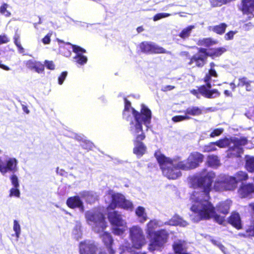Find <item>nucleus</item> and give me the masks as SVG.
Instances as JSON below:
<instances>
[{"label":"nucleus","instance_id":"obj_57","mask_svg":"<svg viewBox=\"0 0 254 254\" xmlns=\"http://www.w3.org/2000/svg\"><path fill=\"white\" fill-rule=\"evenodd\" d=\"M191 93L194 95L197 96L198 91H197L196 90H193L191 91Z\"/></svg>","mask_w":254,"mask_h":254},{"label":"nucleus","instance_id":"obj_61","mask_svg":"<svg viewBox=\"0 0 254 254\" xmlns=\"http://www.w3.org/2000/svg\"><path fill=\"white\" fill-rule=\"evenodd\" d=\"M145 254L144 253H140V254Z\"/></svg>","mask_w":254,"mask_h":254},{"label":"nucleus","instance_id":"obj_16","mask_svg":"<svg viewBox=\"0 0 254 254\" xmlns=\"http://www.w3.org/2000/svg\"><path fill=\"white\" fill-rule=\"evenodd\" d=\"M27 68L34 70L38 73H43L44 72V65L41 62L33 60H30L25 62Z\"/></svg>","mask_w":254,"mask_h":254},{"label":"nucleus","instance_id":"obj_40","mask_svg":"<svg viewBox=\"0 0 254 254\" xmlns=\"http://www.w3.org/2000/svg\"><path fill=\"white\" fill-rule=\"evenodd\" d=\"M212 242L214 245L217 246L224 254H228L226 252V248L223 245L213 240H212Z\"/></svg>","mask_w":254,"mask_h":254},{"label":"nucleus","instance_id":"obj_50","mask_svg":"<svg viewBox=\"0 0 254 254\" xmlns=\"http://www.w3.org/2000/svg\"><path fill=\"white\" fill-rule=\"evenodd\" d=\"M15 45L17 47L19 53L22 54L24 52V49L22 47L20 43L15 44Z\"/></svg>","mask_w":254,"mask_h":254},{"label":"nucleus","instance_id":"obj_44","mask_svg":"<svg viewBox=\"0 0 254 254\" xmlns=\"http://www.w3.org/2000/svg\"><path fill=\"white\" fill-rule=\"evenodd\" d=\"M249 80L246 77H242L239 79L238 86H243L246 84H249Z\"/></svg>","mask_w":254,"mask_h":254},{"label":"nucleus","instance_id":"obj_26","mask_svg":"<svg viewBox=\"0 0 254 254\" xmlns=\"http://www.w3.org/2000/svg\"><path fill=\"white\" fill-rule=\"evenodd\" d=\"M245 161L247 170L251 172H254V157L247 155L245 157Z\"/></svg>","mask_w":254,"mask_h":254},{"label":"nucleus","instance_id":"obj_27","mask_svg":"<svg viewBox=\"0 0 254 254\" xmlns=\"http://www.w3.org/2000/svg\"><path fill=\"white\" fill-rule=\"evenodd\" d=\"M194 28L195 26L194 25H190L183 29L181 32L180 33L179 36L184 39L188 38L190 36L192 29H193Z\"/></svg>","mask_w":254,"mask_h":254},{"label":"nucleus","instance_id":"obj_33","mask_svg":"<svg viewBox=\"0 0 254 254\" xmlns=\"http://www.w3.org/2000/svg\"><path fill=\"white\" fill-rule=\"evenodd\" d=\"M80 195L86 198V200L89 202H91L95 199L94 195L88 191H83L80 193Z\"/></svg>","mask_w":254,"mask_h":254},{"label":"nucleus","instance_id":"obj_37","mask_svg":"<svg viewBox=\"0 0 254 254\" xmlns=\"http://www.w3.org/2000/svg\"><path fill=\"white\" fill-rule=\"evenodd\" d=\"M15 172H14L15 173ZM13 174L10 177V180L13 187H19L18 179L17 177L12 173Z\"/></svg>","mask_w":254,"mask_h":254},{"label":"nucleus","instance_id":"obj_51","mask_svg":"<svg viewBox=\"0 0 254 254\" xmlns=\"http://www.w3.org/2000/svg\"><path fill=\"white\" fill-rule=\"evenodd\" d=\"M174 88V86L171 85L165 86L163 87V90L164 91H169L173 89Z\"/></svg>","mask_w":254,"mask_h":254},{"label":"nucleus","instance_id":"obj_54","mask_svg":"<svg viewBox=\"0 0 254 254\" xmlns=\"http://www.w3.org/2000/svg\"><path fill=\"white\" fill-rule=\"evenodd\" d=\"M251 81H249V84H246L245 86H246V90L247 91H251Z\"/></svg>","mask_w":254,"mask_h":254},{"label":"nucleus","instance_id":"obj_22","mask_svg":"<svg viewBox=\"0 0 254 254\" xmlns=\"http://www.w3.org/2000/svg\"><path fill=\"white\" fill-rule=\"evenodd\" d=\"M229 222L238 229H240L242 228L240 216L238 213H233L230 217Z\"/></svg>","mask_w":254,"mask_h":254},{"label":"nucleus","instance_id":"obj_47","mask_svg":"<svg viewBox=\"0 0 254 254\" xmlns=\"http://www.w3.org/2000/svg\"><path fill=\"white\" fill-rule=\"evenodd\" d=\"M235 34V33L233 31H230L228 33H227L225 36V38L227 40H231L233 39L234 35Z\"/></svg>","mask_w":254,"mask_h":254},{"label":"nucleus","instance_id":"obj_38","mask_svg":"<svg viewBox=\"0 0 254 254\" xmlns=\"http://www.w3.org/2000/svg\"><path fill=\"white\" fill-rule=\"evenodd\" d=\"M171 15V14L167 13H158V14H156L153 17V20L154 21H156L159 20H160V19H161L162 18L169 17Z\"/></svg>","mask_w":254,"mask_h":254},{"label":"nucleus","instance_id":"obj_5","mask_svg":"<svg viewBox=\"0 0 254 254\" xmlns=\"http://www.w3.org/2000/svg\"><path fill=\"white\" fill-rule=\"evenodd\" d=\"M85 217L88 224L92 226L93 231L99 234L100 238L106 246L110 254H114L112 249L113 239L111 234L105 231L107 223L100 208L88 211L85 213Z\"/></svg>","mask_w":254,"mask_h":254},{"label":"nucleus","instance_id":"obj_49","mask_svg":"<svg viewBox=\"0 0 254 254\" xmlns=\"http://www.w3.org/2000/svg\"><path fill=\"white\" fill-rule=\"evenodd\" d=\"M82 146L85 149H91L92 148L93 145L92 143L88 141V142H86L83 144Z\"/></svg>","mask_w":254,"mask_h":254},{"label":"nucleus","instance_id":"obj_12","mask_svg":"<svg viewBox=\"0 0 254 254\" xmlns=\"http://www.w3.org/2000/svg\"><path fill=\"white\" fill-rule=\"evenodd\" d=\"M80 254H106L98 250L93 243L89 241L82 242L79 246Z\"/></svg>","mask_w":254,"mask_h":254},{"label":"nucleus","instance_id":"obj_34","mask_svg":"<svg viewBox=\"0 0 254 254\" xmlns=\"http://www.w3.org/2000/svg\"><path fill=\"white\" fill-rule=\"evenodd\" d=\"M216 144L215 142H211L204 146V152H210L216 150Z\"/></svg>","mask_w":254,"mask_h":254},{"label":"nucleus","instance_id":"obj_53","mask_svg":"<svg viewBox=\"0 0 254 254\" xmlns=\"http://www.w3.org/2000/svg\"><path fill=\"white\" fill-rule=\"evenodd\" d=\"M0 67L4 69V70H9V68L7 66H5L2 64H1V61H0Z\"/></svg>","mask_w":254,"mask_h":254},{"label":"nucleus","instance_id":"obj_39","mask_svg":"<svg viewBox=\"0 0 254 254\" xmlns=\"http://www.w3.org/2000/svg\"><path fill=\"white\" fill-rule=\"evenodd\" d=\"M44 66L50 70H54L55 68V65L52 61L45 60L44 62Z\"/></svg>","mask_w":254,"mask_h":254},{"label":"nucleus","instance_id":"obj_30","mask_svg":"<svg viewBox=\"0 0 254 254\" xmlns=\"http://www.w3.org/2000/svg\"><path fill=\"white\" fill-rule=\"evenodd\" d=\"M8 7V4L6 3H2L0 7V13L6 17H9L11 15L10 11L7 9Z\"/></svg>","mask_w":254,"mask_h":254},{"label":"nucleus","instance_id":"obj_42","mask_svg":"<svg viewBox=\"0 0 254 254\" xmlns=\"http://www.w3.org/2000/svg\"><path fill=\"white\" fill-rule=\"evenodd\" d=\"M67 75V72L66 71L63 72L60 76L58 78V83L60 85H62L65 79L66 78Z\"/></svg>","mask_w":254,"mask_h":254},{"label":"nucleus","instance_id":"obj_52","mask_svg":"<svg viewBox=\"0 0 254 254\" xmlns=\"http://www.w3.org/2000/svg\"><path fill=\"white\" fill-rule=\"evenodd\" d=\"M201 109L203 110V113H206L209 112H213L214 111L212 108H203Z\"/></svg>","mask_w":254,"mask_h":254},{"label":"nucleus","instance_id":"obj_21","mask_svg":"<svg viewBox=\"0 0 254 254\" xmlns=\"http://www.w3.org/2000/svg\"><path fill=\"white\" fill-rule=\"evenodd\" d=\"M165 224L172 226L179 225L182 227H186L188 223L185 220H184L178 215L174 216L169 221L165 222Z\"/></svg>","mask_w":254,"mask_h":254},{"label":"nucleus","instance_id":"obj_59","mask_svg":"<svg viewBox=\"0 0 254 254\" xmlns=\"http://www.w3.org/2000/svg\"><path fill=\"white\" fill-rule=\"evenodd\" d=\"M143 29L142 27H139L137 28V31L138 33L143 31Z\"/></svg>","mask_w":254,"mask_h":254},{"label":"nucleus","instance_id":"obj_7","mask_svg":"<svg viewBox=\"0 0 254 254\" xmlns=\"http://www.w3.org/2000/svg\"><path fill=\"white\" fill-rule=\"evenodd\" d=\"M248 176L246 172L240 171L235 177L221 174L216 178L214 189L217 191L233 190L237 187L238 182L247 180Z\"/></svg>","mask_w":254,"mask_h":254},{"label":"nucleus","instance_id":"obj_23","mask_svg":"<svg viewBox=\"0 0 254 254\" xmlns=\"http://www.w3.org/2000/svg\"><path fill=\"white\" fill-rule=\"evenodd\" d=\"M231 201L226 200L225 201L220 202L216 207L217 210L224 214L228 213Z\"/></svg>","mask_w":254,"mask_h":254},{"label":"nucleus","instance_id":"obj_11","mask_svg":"<svg viewBox=\"0 0 254 254\" xmlns=\"http://www.w3.org/2000/svg\"><path fill=\"white\" fill-rule=\"evenodd\" d=\"M226 51V49L223 47L210 49L207 52H206L205 49H202L198 54L193 57L189 64H191L195 63L196 66H202L204 64V61L207 56L212 57V58L217 57L221 56Z\"/></svg>","mask_w":254,"mask_h":254},{"label":"nucleus","instance_id":"obj_1","mask_svg":"<svg viewBox=\"0 0 254 254\" xmlns=\"http://www.w3.org/2000/svg\"><path fill=\"white\" fill-rule=\"evenodd\" d=\"M215 177L213 172L204 170L189 178L190 187L195 189L190 197V210L193 213L190 215V218L193 222L211 218H213L219 224L224 221V217L216 214L214 207L209 201V192Z\"/></svg>","mask_w":254,"mask_h":254},{"label":"nucleus","instance_id":"obj_13","mask_svg":"<svg viewBox=\"0 0 254 254\" xmlns=\"http://www.w3.org/2000/svg\"><path fill=\"white\" fill-rule=\"evenodd\" d=\"M142 134L143 136L142 138L138 137L137 134H132L135 137L133 151L134 154L136 155L138 157L142 156L144 154H145L146 151V146L141 141L143 140L145 137L142 129Z\"/></svg>","mask_w":254,"mask_h":254},{"label":"nucleus","instance_id":"obj_55","mask_svg":"<svg viewBox=\"0 0 254 254\" xmlns=\"http://www.w3.org/2000/svg\"><path fill=\"white\" fill-rule=\"evenodd\" d=\"M224 94L227 96H232V94L231 93V92L227 90H225Z\"/></svg>","mask_w":254,"mask_h":254},{"label":"nucleus","instance_id":"obj_15","mask_svg":"<svg viewBox=\"0 0 254 254\" xmlns=\"http://www.w3.org/2000/svg\"><path fill=\"white\" fill-rule=\"evenodd\" d=\"M72 46L73 52L76 54L74 57L75 62L80 65L85 64L87 62V58L83 54L86 53V50L76 45H72Z\"/></svg>","mask_w":254,"mask_h":254},{"label":"nucleus","instance_id":"obj_8","mask_svg":"<svg viewBox=\"0 0 254 254\" xmlns=\"http://www.w3.org/2000/svg\"><path fill=\"white\" fill-rule=\"evenodd\" d=\"M129 238L130 243L126 241L123 243L120 247V253L131 252L132 248L139 249L146 243L143 231L139 226H133L129 229Z\"/></svg>","mask_w":254,"mask_h":254},{"label":"nucleus","instance_id":"obj_58","mask_svg":"<svg viewBox=\"0 0 254 254\" xmlns=\"http://www.w3.org/2000/svg\"><path fill=\"white\" fill-rule=\"evenodd\" d=\"M250 207L254 211V203H252L249 204Z\"/></svg>","mask_w":254,"mask_h":254},{"label":"nucleus","instance_id":"obj_35","mask_svg":"<svg viewBox=\"0 0 254 254\" xmlns=\"http://www.w3.org/2000/svg\"><path fill=\"white\" fill-rule=\"evenodd\" d=\"M18 188L19 187H13L10 190V197L14 196L19 197L20 196V193Z\"/></svg>","mask_w":254,"mask_h":254},{"label":"nucleus","instance_id":"obj_3","mask_svg":"<svg viewBox=\"0 0 254 254\" xmlns=\"http://www.w3.org/2000/svg\"><path fill=\"white\" fill-rule=\"evenodd\" d=\"M105 200L107 203L109 204L107 207L108 211L114 210L116 207L129 211L133 209V204L131 201L126 199L123 194L115 193L113 190H109L105 195ZM108 218L112 225V231L115 235L121 236L127 231V222L118 212H109Z\"/></svg>","mask_w":254,"mask_h":254},{"label":"nucleus","instance_id":"obj_17","mask_svg":"<svg viewBox=\"0 0 254 254\" xmlns=\"http://www.w3.org/2000/svg\"><path fill=\"white\" fill-rule=\"evenodd\" d=\"M239 8L244 13L254 15V0H243Z\"/></svg>","mask_w":254,"mask_h":254},{"label":"nucleus","instance_id":"obj_32","mask_svg":"<svg viewBox=\"0 0 254 254\" xmlns=\"http://www.w3.org/2000/svg\"><path fill=\"white\" fill-rule=\"evenodd\" d=\"M72 234L74 238L77 240L81 238L82 234L81 231V225L80 224L76 225L73 230Z\"/></svg>","mask_w":254,"mask_h":254},{"label":"nucleus","instance_id":"obj_4","mask_svg":"<svg viewBox=\"0 0 254 254\" xmlns=\"http://www.w3.org/2000/svg\"><path fill=\"white\" fill-rule=\"evenodd\" d=\"M125 109L123 112V118L130 121L129 131L132 134H137V137L142 138V124L147 128L150 124L151 119V111L145 105H141L140 113L136 111L131 107L130 103L125 99Z\"/></svg>","mask_w":254,"mask_h":254},{"label":"nucleus","instance_id":"obj_6","mask_svg":"<svg viewBox=\"0 0 254 254\" xmlns=\"http://www.w3.org/2000/svg\"><path fill=\"white\" fill-rule=\"evenodd\" d=\"M162 225L161 222L156 219L150 221L147 224L146 233L150 238L149 246L150 251L160 250L167 241L168 233L166 230H161L154 232L156 228Z\"/></svg>","mask_w":254,"mask_h":254},{"label":"nucleus","instance_id":"obj_41","mask_svg":"<svg viewBox=\"0 0 254 254\" xmlns=\"http://www.w3.org/2000/svg\"><path fill=\"white\" fill-rule=\"evenodd\" d=\"M223 131L224 129L222 128L215 129L211 133L210 136L211 137H214L215 136H218L220 135L223 132Z\"/></svg>","mask_w":254,"mask_h":254},{"label":"nucleus","instance_id":"obj_46","mask_svg":"<svg viewBox=\"0 0 254 254\" xmlns=\"http://www.w3.org/2000/svg\"><path fill=\"white\" fill-rule=\"evenodd\" d=\"M9 41L8 38L5 34L0 35V44L7 43Z\"/></svg>","mask_w":254,"mask_h":254},{"label":"nucleus","instance_id":"obj_43","mask_svg":"<svg viewBox=\"0 0 254 254\" xmlns=\"http://www.w3.org/2000/svg\"><path fill=\"white\" fill-rule=\"evenodd\" d=\"M240 235L243 236L244 237L251 236L254 237V227H251V228H249L247 230L246 234H240Z\"/></svg>","mask_w":254,"mask_h":254},{"label":"nucleus","instance_id":"obj_20","mask_svg":"<svg viewBox=\"0 0 254 254\" xmlns=\"http://www.w3.org/2000/svg\"><path fill=\"white\" fill-rule=\"evenodd\" d=\"M135 213L140 223H144L148 219L146 209L143 206L137 207L135 210Z\"/></svg>","mask_w":254,"mask_h":254},{"label":"nucleus","instance_id":"obj_2","mask_svg":"<svg viewBox=\"0 0 254 254\" xmlns=\"http://www.w3.org/2000/svg\"><path fill=\"white\" fill-rule=\"evenodd\" d=\"M163 174L169 179H176L182 175L180 170H189L197 167L203 160L204 156L197 152L189 155L187 160L178 161L166 157L160 151L155 153Z\"/></svg>","mask_w":254,"mask_h":254},{"label":"nucleus","instance_id":"obj_60","mask_svg":"<svg viewBox=\"0 0 254 254\" xmlns=\"http://www.w3.org/2000/svg\"><path fill=\"white\" fill-rule=\"evenodd\" d=\"M23 110L24 111V112H25L27 114H28L29 113V110L27 109V108L25 107V108H23Z\"/></svg>","mask_w":254,"mask_h":254},{"label":"nucleus","instance_id":"obj_36","mask_svg":"<svg viewBox=\"0 0 254 254\" xmlns=\"http://www.w3.org/2000/svg\"><path fill=\"white\" fill-rule=\"evenodd\" d=\"M190 119V117L186 114L185 116H176L172 118V120L174 122H181L184 120H188Z\"/></svg>","mask_w":254,"mask_h":254},{"label":"nucleus","instance_id":"obj_14","mask_svg":"<svg viewBox=\"0 0 254 254\" xmlns=\"http://www.w3.org/2000/svg\"><path fill=\"white\" fill-rule=\"evenodd\" d=\"M141 50L146 53H164L165 50L163 48L158 46L155 43L150 42H143L140 45Z\"/></svg>","mask_w":254,"mask_h":254},{"label":"nucleus","instance_id":"obj_45","mask_svg":"<svg viewBox=\"0 0 254 254\" xmlns=\"http://www.w3.org/2000/svg\"><path fill=\"white\" fill-rule=\"evenodd\" d=\"M51 33H49L46 36H45L42 40L43 43L45 45L49 44L51 41Z\"/></svg>","mask_w":254,"mask_h":254},{"label":"nucleus","instance_id":"obj_18","mask_svg":"<svg viewBox=\"0 0 254 254\" xmlns=\"http://www.w3.org/2000/svg\"><path fill=\"white\" fill-rule=\"evenodd\" d=\"M66 204L70 208H78L81 212L84 211L83 202L78 196H75L68 198L67 199Z\"/></svg>","mask_w":254,"mask_h":254},{"label":"nucleus","instance_id":"obj_31","mask_svg":"<svg viewBox=\"0 0 254 254\" xmlns=\"http://www.w3.org/2000/svg\"><path fill=\"white\" fill-rule=\"evenodd\" d=\"M13 230L15 232V235L18 240L21 234V227L18 221L14 220L13 221Z\"/></svg>","mask_w":254,"mask_h":254},{"label":"nucleus","instance_id":"obj_9","mask_svg":"<svg viewBox=\"0 0 254 254\" xmlns=\"http://www.w3.org/2000/svg\"><path fill=\"white\" fill-rule=\"evenodd\" d=\"M216 146L220 148H224L229 146L227 156L229 157H239L243 152V146L247 143V140L246 138L240 139L235 138L229 139L225 138L215 142Z\"/></svg>","mask_w":254,"mask_h":254},{"label":"nucleus","instance_id":"obj_28","mask_svg":"<svg viewBox=\"0 0 254 254\" xmlns=\"http://www.w3.org/2000/svg\"><path fill=\"white\" fill-rule=\"evenodd\" d=\"M217 41L211 38H204L198 41V44L202 46L209 47L217 44Z\"/></svg>","mask_w":254,"mask_h":254},{"label":"nucleus","instance_id":"obj_48","mask_svg":"<svg viewBox=\"0 0 254 254\" xmlns=\"http://www.w3.org/2000/svg\"><path fill=\"white\" fill-rule=\"evenodd\" d=\"M19 39H20V35L19 34H18L17 32H16L13 37L14 43L15 44H16L20 43Z\"/></svg>","mask_w":254,"mask_h":254},{"label":"nucleus","instance_id":"obj_10","mask_svg":"<svg viewBox=\"0 0 254 254\" xmlns=\"http://www.w3.org/2000/svg\"><path fill=\"white\" fill-rule=\"evenodd\" d=\"M217 66L214 63L210 64V69L208 73L204 77V81L206 83V86H202L199 89V92L204 97L208 98H214L220 95L219 92L216 89L209 90L211 87V81H215L218 77L215 67Z\"/></svg>","mask_w":254,"mask_h":254},{"label":"nucleus","instance_id":"obj_25","mask_svg":"<svg viewBox=\"0 0 254 254\" xmlns=\"http://www.w3.org/2000/svg\"><path fill=\"white\" fill-rule=\"evenodd\" d=\"M207 162L210 167L217 168L221 165L220 161L217 156L209 155L207 158Z\"/></svg>","mask_w":254,"mask_h":254},{"label":"nucleus","instance_id":"obj_24","mask_svg":"<svg viewBox=\"0 0 254 254\" xmlns=\"http://www.w3.org/2000/svg\"><path fill=\"white\" fill-rule=\"evenodd\" d=\"M187 115L193 116H198L202 114L203 110L196 106H191L187 109L185 111Z\"/></svg>","mask_w":254,"mask_h":254},{"label":"nucleus","instance_id":"obj_56","mask_svg":"<svg viewBox=\"0 0 254 254\" xmlns=\"http://www.w3.org/2000/svg\"><path fill=\"white\" fill-rule=\"evenodd\" d=\"M230 85L232 90H234L236 87V85L233 82H231Z\"/></svg>","mask_w":254,"mask_h":254},{"label":"nucleus","instance_id":"obj_19","mask_svg":"<svg viewBox=\"0 0 254 254\" xmlns=\"http://www.w3.org/2000/svg\"><path fill=\"white\" fill-rule=\"evenodd\" d=\"M254 192V186L253 184H242L238 190V193L242 197H249Z\"/></svg>","mask_w":254,"mask_h":254},{"label":"nucleus","instance_id":"obj_29","mask_svg":"<svg viewBox=\"0 0 254 254\" xmlns=\"http://www.w3.org/2000/svg\"><path fill=\"white\" fill-rule=\"evenodd\" d=\"M227 25L224 23H221L211 27V30L219 34H222L224 33Z\"/></svg>","mask_w":254,"mask_h":254}]
</instances>
